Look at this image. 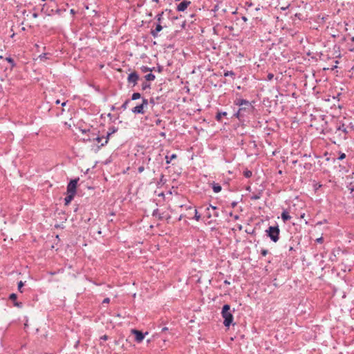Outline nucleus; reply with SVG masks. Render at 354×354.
Returning <instances> with one entry per match:
<instances>
[{
    "label": "nucleus",
    "mask_w": 354,
    "mask_h": 354,
    "mask_svg": "<svg viewBox=\"0 0 354 354\" xmlns=\"http://www.w3.org/2000/svg\"><path fill=\"white\" fill-rule=\"evenodd\" d=\"M7 60L9 62H12V59L9 57V58H7Z\"/></svg>",
    "instance_id": "a18cd8bd"
},
{
    "label": "nucleus",
    "mask_w": 354,
    "mask_h": 354,
    "mask_svg": "<svg viewBox=\"0 0 354 354\" xmlns=\"http://www.w3.org/2000/svg\"><path fill=\"white\" fill-rule=\"evenodd\" d=\"M102 339L103 340H106L108 339V337L106 335H103L102 337H101Z\"/></svg>",
    "instance_id": "79ce46f5"
},
{
    "label": "nucleus",
    "mask_w": 354,
    "mask_h": 354,
    "mask_svg": "<svg viewBox=\"0 0 354 354\" xmlns=\"http://www.w3.org/2000/svg\"><path fill=\"white\" fill-rule=\"evenodd\" d=\"M149 103L151 104L152 105H154L155 104V100L153 98H151L150 100H149Z\"/></svg>",
    "instance_id": "58836bf2"
},
{
    "label": "nucleus",
    "mask_w": 354,
    "mask_h": 354,
    "mask_svg": "<svg viewBox=\"0 0 354 354\" xmlns=\"http://www.w3.org/2000/svg\"><path fill=\"white\" fill-rule=\"evenodd\" d=\"M149 102L147 99L143 98L142 103L132 109L131 111L135 114H143L145 108L147 106Z\"/></svg>",
    "instance_id": "20e7f679"
},
{
    "label": "nucleus",
    "mask_w": 354,
    "mask_h": 354,
    "mask_svg": "<svg viewBox=\"0 0 354 354\" xmlns=\"http://www.w3.org/2000/svg\"><path fill=\"white\" fill-rule=\"evenodd\" d=\"M190 4V1H183L182 2H180L178 6H177V10L178 11H180V12H183L185 11L188 6Z\"/></svg>",
    "instance_id": "1a4fd4ad"
},
{
    "label": "nucleus",
    "mask_w": 354,
    "mask_h": 354,
    "mask_svg": "<svg viewBox=\"0 0 354 354\" xmlns=\"http://www.w3.org/2000/svg\"><path fill=\"white\" fill-rule=\"evenodd\" d=\"M79 178L73 179L70 181L67 186V193H72V194H76L77 185Z\"/></svg>",
    "instance_id": "39448f33"
},
{
    "label": "nucleus",
    "mask_w": 354,
    "mask_h": 354,
    "mask_svg": "<svg viewBox=\"0 0 354 354\" xmlns=\"http://www.w3.org/2000/svg\"><path fill=\"white\" fill-rule=\"evenodd\" d=\"M216 207L209 205V207L206 208L207 216L209 218H211L212 216H214L215 218L218 217L219 216V214L216 211Z\"/></svg>",
    "instance_id": "423d86ee"
},
{
    "label": "nucleus",
    "mask_w": 354,
    "mask_h": 354,
    "mask_svg": "<svg viewBox=\"0 0 354 354\" xmlns=\"http://www.w3.org/2000/svg\"><path fill=\"white\" fill-rule=\"evenodd\" d=\"M46 6V4H44L43 7ZM44 10V8H42V10Z\"/></svg>",
    "instance_id": "13d9d810"
},
{
    "label": "nucleus",
    "mask_w": 354,
    "mask_h": 354,
    "mask_svg": "<svg viewBox=\"0 0 354 354\" xmlns=\"http://www.w3.org/2000/svg\"><path fill=\"white\" fill-rule=\"evenodd\" d=\"M39 57H40L41 59H42L43 58H46V54L44 53L43 55H41L39 56Z\"/></svg>",
    "instance_id": "a19ab883"
},
{
    "label": "nucleus",
    "mask_w": 354,
    "mask_h": 354,
    "mask_svg": "<svg viewBox=\"0 0 354 354\" xmlns=\"http://www.w3.org/2000/svg\"><path fill=\"white\" fill-rule=\"evenodd\" d=\"M153 2L158 3L159 0H151Z\"/></svg>",
    "instance_id": "3c124183"
},
{
    "label": "nucleus",
    "mask_w": 354,
    "mask_h": 354,
    "mask_svg": "<svg viewBox=\"0 0 354 354\" xmlns=\"http://www.w3.org/2000/svg\"><path fill=\"white\" fill-rule=\"evenodd\" d=\"M32 17L34 18H37L38 17V15L37 13H33Z\"/></svg>",
    "instance_id": "c03bdc74"
},
{
    "label": "nucleus",
    "mask_w": 354,
    "mask_h": 354,
    "mask_svg": "<svg viewBox=\"0 0 354 354\" xmlns=\"http://www.w3.org/2000/svg\"><path fill=\"white\" fill-rule=\"evenodd\" d=\"M56 12H57V13H59V10H56Z\"/></svg>",
    "instance_id": "6e6d98bb"
},
{
    "label": "nucleus",
    "mask_w": 354,
    "mask_h": 354,
    "mask_svg": "<svg viewBox=\"0 0 354 354\" xmlns=\"http://www.w3.org/2000/svg\"><path fill=\"white\" fill-rule=\"evenodd\" d=\"M66 103V102H64L62 103V106H65Z\"/></svg>",
    "instance_id": "603ef678"
},
{
    "label": "nucleus",
    "mask_w": 354,
    "mask_h": 354,
    "mask_svg": "<svg viewBox=\"0 0 354 354\" xmlns=\"http://www.w3.org/2000/svg\"><path fill=\"white\" fill-rule=\"evenodd\" d=\"M235 104L236 105L239 106H242L243 105H246V106H250V102L248 100H243V99H237L235 101Z\"/></svg>",
    "instance_id": "9b49d317"
},
{
    "label": "nucleus",
    "mask_w": 354,
    "mask_h": 354,
    "mask_svg": "<svg viewBox=\"0 0 354 354\" xmlns=\"http://www.w3.org/2000/svg\"><path fill=\"white\" fill-rule=\"evenodd\" d=\"M75 194H72V193H68V196L64 198L65 204H69L71 201L73 199Z\"/></svg>",
    "instance_id": "4468645a"
},
{
    "label": "nucleus",
    "mask_w": 354,
    "mask_h": 354,
    "mask_svg": "<svg viewBox=\"0 0 354 354\" xmlns=\"http://www.w3.org/2000/svg\"><path fill=\"white\" fill-rule=\"evenodd\" d=\"M139 79V76L136 72L131 73L127 78V81L129 84L132 83L133 86L137 84Z\"/></svg>",
    "instance_id": "6e6552de"
},
{
    "label": "nucleus",
    "mask_w": 354,
    "mask_h": 354,
    "mask_svg": "<svg viewBox=\"0 0 354 354\" xmlns=\"http://www.w3.org/2000/svg\"><path fill=\"white\" fill-rule=\"evenodd\" d=\"M236 205V202H233V203H232V206L233 207H234Z\"/></svg>",
    "instance_id": "49530a36"
},
{
    "label": "nucleus",
    "mask_w": 354,
    "mask_h": 354,
    "mask_svg": "<svg viewBox=\"0 0 354 354\" xmlns=\"http://www.w3.org/2000/svg\"><path fill=\"white\" fill-rule=\"evenodd\" d=\"M222 317L224 319L223 324L225 326L229 327L233 322V315L230 312V306L225 304L222 308Z\"/></svg>",
    "instance_id": "f257e3e1"
},
{
    "label": "nucleus",
    "mask_w": 354,
    "mask_h": 354,
    "mask_svg": "<svg viewBox=\"0 0 354 354\" xmlns=\"http://www.w3.org/2000/svg\"><path fill=\"white\" fill-rule=\"evenodd\" d=\"M140 97H141V95L139 93H133V95L131 96V100H136L140 98Z\"/></svg>",
    "instance_id": "aec40b11"
},
{
    "label": "nucleus",
    "mask_w": 354,
    "mask_h": 354,
    "mask_svg": "<svg viewBox=\"0 0 354 354\" xmlns=\"http://www.w3.org/2000/svg\"><path fill=\"white\" fill-rule=\"evenodd\" d=\"M71 14H75V11L73 9H71Z\"/></svg>",
    "instance_id": "de8ad7c7"
},
{
    "label": "nucleus",
    "mask_w": 354,
    "mask_h": 354,
    "mask_svg": "<svg viewBox=\"0 0 354 354\" xmlns=\"http://www.w3.org/2000/svg\"><path fill=\"white\" fill-rule=\"evenodd\" d=\"M160 135H161L162 136H165V133H160Z\"/></svg>",
    "instance_id": "5fc2aeb1"
},
{
    "label": "nucleus",
    "mask_w": 354,
    "mask_h": 354,
    "mask_svg": "<svg viewBox=\"0 0 354 354\" xmlns=\"http://www.w3.org/2000/svg\"><path fill=\"white\" fill-rule=\"evenodd\" d=\"M162 120H160V119H157V120L155 121V123H156V125H160V124H161V123H162Z\"/></svg>",
    "instance_id": "72a5a7b5"
},
{
    "label": "nucleus",
    "mask_w": 354,
    "mask_h": 354,
    "mask_svg": "<svg viewBox=\"0 0 354 354\" xmlns=\"http://www.w3.org/2000/svg\"><path fill=\"white\" fill-rule=\"evenodd\" d=\"M162 30V26L160 24H158L155 28V29H152L151 30V34L153 37H157L158 36L159 32Z\"/></svg>",
    "instance_id": "9d476101"
},
{
    "label": "nucleus",
    "mask_w": 354,
    "mask_h": 354,
    "mask_svg": "<svg viewBox=\"0 0 354 354\" xmlns=\"http://www.w3.org/2000/svg\"><path fill=\"white\" fill-rule=\"evenodd\" d=\"M281 218L282 220L286 222L291 218V216L289 215V213L286 210H283L281 213Z\"/></svg>",
    "instance_id": "ddd939ff"
},
{
    "label": "nucleus",
    "mask_w": 354,
    "mask_h": 354,
    "mask_svg": "<svg viewBox=\"0 0 354 354\" xmlns=\"http://www.w3.org/2000/svg\"><path fill=\"white\" fill-rule=\"evenodd\" d=\"M243 174L245 177L250 178L252 176V171L250 170H246L244 171Z\"/></svg>",
    "instance_id": "4be33fe9"
},
{
    "label": "nucleus",
    "mask_w": 354,
    "mask_h": 354,
    "mask_svg": "<svg viewBox=\"0 0 354 354\" xmlns=\"http://www.w3.org/2000/svg\"><path fill=\"white\" fill-rule=\"evenodd\" d=\"M322 241H323L322 237L318 238L317 239V242H318V243H322Z\"/></svg>",
    "instance_id": "ea45409f"
},
{
    "label": "nucleus",
    "mask_w": 354,
    "mask_h": 354,
    "mask_svg": "<svg viewBox=\"0 0 354 354\" xmlns=\"http://www.w3.org/2000/svg\"><path fill=\"white\" fill-rule=\"evenodd\" d=\"M150 87V84H148L147 82H144L142 84V90H145L146 88H149Z\"/></svg>",
    "instance_id": "bb28decb"
},
{
    "label": "nucleus",
    "mask_w": 354,
    "mask_h": 354,
    "mask_svg": "<svg viewBox=\"0 0 354 354\" xmlns=\"http://www.w3.org/2000/svg\"><path fill=\"white\" fill-rule=\"evenodd\" d=\"M110 136H111V135H109V131H108V132H107V133H106V138H105V141H104V142H102V143L101 144V146H104V145H105L106 144H107V142H108V141H109V137H110Z\"/></svg>",
    "instance_id": "b1692460"
},
{
    "label": "nucleus",
    "mask_w": 354,
    "mask_h": 354,
    "mask_svg": "<svg viewBox=\"0 0 354 354\" xmlns=\"http://www.w3.org/2000/svg\"><path fill=\"white\" fill-rule=\"evenodd\" d=\"M224 283H225V284H230V282H229L228 281H227V280H225V281H224Z\"/></svg>",
    "instance_id": "8fccbe9b"
},
{
    "label": "nucleus",
    "mask_w": 354,
    "mask_h": 354,
    "mask_svg": "<svg viewBox=\"0 0 354 354\" xmlns=\"http://www.w3.org/2000/svg\"><path fill=\"white\" fill-rule=\"evenodd\" d=\"M261 192H259L258 194H253L250 196V199L252 201L258 200L261 198Z\"/></svg>",
    "instance_id": "a211bd4d"
},
{
    "label": "nucleus",
    "mask_w": 354,
    "mask_h": 354,
    "mask_svg": "<svg viewBox=\"0 0 354 354\" xmlns=\"http://www.w3.org/2000/svg\"><path fill=\"white\" fill-rule=\"evenodd\" d=\"M103 138H104L103 137H97V138H95V140H96V141H97L98 143H100V142L102 141V140Z\"/></svg>",
    "instance_id": "4c0bfd02"
},
{
    "label": "nucleus",
    "mask_w": 354,
    "mask_h": 354,
    "mask_svg": "<svg viewBox=\"0 0 354 354\" xmlns=\"http://www.w3.org/2000/svg\"><path fill=\"white\" fill-rule=\"evenodd\" d=\"M118 131V129L115 127H111L109 129V135H112L113 133H114L115 132H116Z\"/></svg>",
    "instance_id": "412c9836"
},
{
    "label": "nucleus",
    "mask_w": 354,
    "mask_h": 354,
    "mask_svg": "<svg viewBox=\"0 0 354 354\" xmlns=\"http://www.w3.org/2000/svg\"><path fill=\"white\" fill-rule=\"evenodd\" d=\"M163 14H164V12H162L161 13L158 14V15H156V19H157V21H158V22L159 24H161V21H162V16H163Z\"/></svg>",
    "instance_id": "6ab92c4d"
},
{
    "label": "nucleus",
    "mask_w": 354,
    "mask_h": 354,
    "mask_svg": "<svg viewBox=\"0 0 354 354\" xmlns=\"http://www.w3.org/2000/svg\"><path fill=\"white\" fill-rule=\"evenodd\" d=\"M244 21H246L247 20V18L245 17H243L242 18Z\"/></svg>",
    "instance_id": "864d4df0"
},
{
    "label": "nucleus",
    "mask_w": 354,
    "mask_h": 354,
    "mask_svg": "<svg viewBox=\"0 0 354 354\" xmlns=\"http://www.w3.org/2000/svg\"><path fill=\"white\" fill-rule=\"evenodd\" d=\"M243 109V108H241V109H239V110L238 111V112H237V113H236V115H235L236 118H239V115L241 114V111H242Z\"/></svg>",
    "instance_id": "c9c22d12"
},
{
    "label": "nucleus",
    "mask_w": 354,
    "mask_h": 354,
    "mask_svg": "<svg viewBox=\"0 0 354 354\" xmlns=\"http://www.w3.org/2000/svg\"><path fill=\"white\" fill-rule=\"evenodd\" d=\"M24 284L23 281H20L18 283V290H19V291H20L21 292H23V291H22V290H21V288H22V287L24 286Z\"/></svg>",
    "instance_id": "a878e982"
},
{
    "label": "nucleus",
    "mask_w": 354,
    "mask_h": 354,
    "mask_svg": "<svg viewBox=\"0 0 354 354\" xmlns=\"http://www.w3.org/2000/svg\"><path fill=\"white\" fill-rule=\"evenodd\" d=\"M346 158V154L344 153H341L338 159L342 160Z\"/></svg>",
    "instance_id": "2f4dec72"
},
{
    "label": "nucleus",
    "mask_w": 354,
    "mask_h": 354,
    "mask_svg": "<svg viewBox=\"0 0 354 354\" xmlns=\"http://www.w3.org/2000/svg\"><path fill=\"white\" fill-rule=\"evenodd\" d=\"M10 299L11 300H15L17 299V295L15 293H12L9 297Z\"/></svg>",
    "instance_id": "7c9ffc66"
},
{
    "label": "nucleus",
    "mask_w": 354,
    "mask_h": 354,
    "mask_svg": "<svg viewBox=\"0 0 354 354\" xmlns=\"http://www.w3.org/2000/svg\"><path fill=\"white\" fill-rule=\"evenodd\" d=\"M274 77V75L272 73H269L268 75V80H272Z\"/></svg>",
    "instance_id": "473e14b6"
},
{
    "label": "nucleus",
    "mask_w": 354,
    "mask_h": 354,
    "mask_svg": "<svg viewBox=\"0 0 354 354\" xmlns=\"http://www.w3.org/2000/svg\"><path fill=\"white\" fill-rule=\"evenodd\" d=\"M142 69V71L145 73V72H147V71H152V69L151 68H149L147 66H142L141 68Z\"/></svg>",
    "instance_id": "393cba45"
},
{
    "label": "nucleus",
    "mask_w": 354,
    "mask_h": 354,
    "mask_svg": "<svg viewBox=\"0 0 354 354\" xmlns=\"http://www.w3.org/2000/svg\"><path fill=\"white\" fill-rule=\"evenodd\" d=\"M177 156L176 154H172L171 156H166V163L169 164L171 161L175 158H176Z\"/></svg>",
    "instance_id": "dca6fc26"
},
{
    "label": "nucleus",
    "mask_w": 354,
    "mask_h": 354,
    "mask_svg": "<svg viewBox=\"0 0 354 354\" xmlns=\"http://www.w3.org/2000/svg\"><path fill=\"white\" fill-rule=\"evenodd\" d=\"M97 233H98L99 234H101V231H100V230H99V231L97 232Z\"/></svg>",
    "instance_id": "4d7b16f0"
},
{
    "label": "nucleus",
    "mask_w": 354,
    "mask_h": 354,
    "mask_svg": "<svg viewBox=\"0 0 354 354\" xmlns=\"http://www.w3.org/2000/svg\"><path fill=\"white\" fill-rule=\"evenodd\" d=\"M266 232L273 242L276 243L279 241L280 230L278 225L270 226Z\"/></svg>",
    "instance_id": "f03ea898"
},
{
    "label": "nucleus",
    "mask_w": 354,
    "mask_h": 354,
    "mask_svg": "<svg viewBox=\"0 0 354 354\" xmlns=\"http://www.w3.org/2000/svg\"><path fill=\"white\" fill-rule=\"evenodd\" d=\"M144 170H145V167L143 166H140L138 169V171L139 173H142Z\"/></svg>",
    "instance_id": "f704fd0d"
},
{
    "label": "nucleus",
    "mask_w": 354,
    "mask_h": 354,
    "mask_svg": "<svg viewBox=\"0 0 354 354\" xmlns=\"http://www.w3.org/2000/svg\"><path fill=\"white\" fill-rule=\"evenodd\" d=\"M131 332H132L133 334L135 335V340L138 343L141 342L144 339L145 335L148 334V333H146L145 334H143L141 331L136 330V329H133L131 330Z\"/></svg>",
    "instance_id": "0eeeda50"
},
{
    "label": "nucleus",
    "mask_w": 354,
    "mask_h": 354,
    "mask_svg": "<svg viewBox=\"0 0 354 354\" xmlns=\"http://www.w3.org/2000/svg\"><path fill=\"white\" fill-rule=\"evenodd\" d=\"M348 131L347 127L344 124H337L336 126V131L335 132L340 139L346 140Z\"/></svg>",
    "instance_id": "7ed1b4c3"
},
{
    "label": "nucleus",
    "mask_w": 354,
    "mask_h": 354,
    "mask_svg": "<svg viewBox=\"0 0 354 354\" xmlns=\"http://www.w3.org/2000/svg\"><path fill=\"white\" fill-rule=\"evenodd\" d=\"M268 253V251L267 250H266V249H263L261 251V254L263 257L266 256Z\"/></svg>",
    "instance_id": "c756f323"
},
{
    "label": "nucleus",
    "mask_w": 354,
    "mask_h": 354,
    "mask_svg": "<svg viewBox=\"0 0 354 354\" xmlns=\"http://www.w3.org/2000/svg\"><path fill=\"white\" fill-rule=\"evenodd\" d=\"M212 187L214 193H218L221 191V186L218 183H213Z\"/></svg>",
    "instance_id": "f8f14e48"
},
{
    "label": "nucleus",
    "mask_w": 354,
    "mask_h": 354,
    "mask_svg": "<svg viewBox=\"0 0 354 354\" xmlns=\"http://www.w3.org/2000/svg\"><path fill=\"white\" fill-rule=\"evenodd\" d=\"M145 77L147 81H153L155 80V75L151 73L146 75Z\"/></svg>",
    "instance_id": "f3484780"
},
{
    "label": "nucleus",
    "mask_w": 354,
    "mask_h": 354,
    "mask_svg": "<svg viewBox=\"0 0 354 354\" xmlns=\"http://www.w3.org/2000/svg\"><path fill=\"white\" fill-rule=\"evenodd\" d=\"M225 115H227V112H225V111L218 112L216 115V119L217 121L221 122L222 117L225 116Z\"/></svg>",
    "instance_id": "2eb2a0df"
},
{
    "label": "nucleus",
    "mask_w": 354,
    "mask_h": 354,
    "mask_svg": "<svg viewBox=\"0 0 354 354\" xmlns=\"http://www.w3.org/2000/svg\"><path fill=\"white\" fill-rule=\"evenodd\" d=\"M129 102H130V101H129V100H127L123 103V104L122 105L121 108H122V109L125 110V109L127 108V106H128V104H129Z\"/></svg>",
    "instance_id": "5701e85b"
},
{
    "label": "nucleus",
    "mask_w": 354,
    "mask_h": 354,
    "mask_svg": "<svg viewBox=\"0 0 354 354\" xmlns=\"http://www.w3.org/2000/svg\"><path fill=\"white\" fill-rule=\"evenodd\" d=\"M55 103H56L57 104H59V103H60L59 100H56V101H55Z\"/></svg>",
    "instance_id": "09e8293b"
},
{
    "label": "nucleus",
    "mask_w": 354,
    "mask_h": 354,
    "mask_svg": "<svg viewBox=\"0 0 354 354\" xmlns=\"http://www.w3.org/2000/svg\"><path fill=\"white\" fill-rule=\"evenodd\" d=\"M167 330H168V328L164 327V328H162V332H165V331H166Z\"/></svg>",
    "instance_id": "37998d69"
},
{
    "label": "nucleus",
    "mask_w": 354,
    "mask_h": 354,
    "mask_svg": "<svg viewBox=\"0 0 354 354\" xmlns=\"http://www.w3.org/2000/svg\"><path fill=\"white\" fill-rule=\"evenodd\" d=\"M194 218L196 220V221H199L200 218H201V215L198 214V212L196 209H195V215H194Z\"/></svg>",
    "instance_id": "cd10ccee"
},
{
    "label": "nucleus",
    "mask_w": 354,
    "mask_h": 354,
    "mask_svg": "<svg viewBox=\"0 0 354 354\" xmlns=\"http://www.w3.org/2000/svg\"><path fill=\"white\" fill-rule=\"evenodd\" d=\"M110 301V299L109 298H105L103 301H102V304H109Z\"/></svg>",
    "instance_id": "e433bc0d"
},
{
    "label": "nucleus",
    "mask_w": 354,
    "mask_h": 354,
    "mask_svg": "<svg viewBox=\"0 0 354 354\" xmlns=\"http://www.w3.org/2000/svg\"><path fill=\"white\" fill-rule=\"evenodd\" d=\"M230 75H234V73L232 71H226L224 73V76L227 77Z\"/></svg>",
    "instance_id": "c85d7f7f"
}]
</instances>
